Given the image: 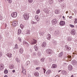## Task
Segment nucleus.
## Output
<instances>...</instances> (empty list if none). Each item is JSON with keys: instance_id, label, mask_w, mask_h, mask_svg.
Wrapping results in <instances>:
<instances>
[{"instance_id": "obj_56", "label": "nucleus", "mask_w": 77, "mask_h": 77, "mask_svg": "<svg viewBox=\"0 0 77 77\" xmlns=\"http://www.w3.org/2000/svg\"><path fill=\"white\" fill-rule=\"evenodd\" d=\"M63 19H64V20H65V17H64V16H63Z\"/></svg>"}, {"instance_id": "obj_22", "label": "nucleus", "mask_w": 77, "mask_h": 77, "mask_svg": "<svg viewBox=\"0 0 77 77\" xmlns=\"http://www.w3.org/2000/svg\"><path fill=\"white\" fill-rule=\"evenodd\" d=\"M33 41L32 43H31L32 44H36V42H37V40H35L33 39Z\"/></svg>"}, {"instance_id": "obj_8", "label": "nucleus", "mask_w": 77, "mask_h": 77, "mask_svg": "<svg viewBox=\"0 0 77 77\" xmlns=\"http://www.w3.org/2000/svg\"><path fill=\"white\" fill-rule=\"evenodd\" d=\"M35 18L37 21H39V17L38 15H36L35 16Z\"/></svg>"}, {"instance_id": "obj_1", "label": "nucleus", "mask_w": 77, "mask_h": 77, "mask_svg": "<svg viewBox=\"0 0 77 77\" xmlns=\"http://www.w3.org/2000/svg\"><path fill=\"white\" fill-rule=\"evenodd\" d=\"M29 13H25L23 15L24 18L26 20H27L29 19Z\"/></svg>"}, {"instance_id": "obj_2", "label": "nucleus", "mask_w": 77, "mask_h": 77, "mask_svg": "<svg viewBox=\"0 0 77 77\" xmlns=\"http://www.w3.org/2000/svg\"><path fill=\"white\" fill-rule=\"evenodd\" d=\"M17 12H14L11 14V16L13 18H16V17H17Z\"/></svg>"}, {"instance_id": "obj_49", "label": "nucleus", "mask_w": 77, "mask_h": 77, "mask_svg": "<svg viewBox=\"0 0 77 77\" xmlns=\"http://www.w3.org/2000/svg\"><path fill=\"white\" fill-rule=\"evenodd\" d=\"M70 26V27H74V26L72 25H71V24H70L69 25Z\"/></svg>"}, {"instance_id": "obj_9", "label": "nucleus", "mask_w": 77, "mask_h": 77, "mask_svg": "<svg viewBox=\"0 0 77 77\" xmlns=\"http://www.w3.org/2000/svg\"><path fill=\"white\" fill-rule=\"evenodd\" d=\"M4 68V65L3 64H0V70H2Z\"/></svg>"}, {"instance_id": "obj_63", "label": "nucleus", "mask_w": 77, "mask_h": 77, "mask_svg": "<svg viewBox=\"0 0 77 77\" xmlns=\"http://www.w3.org/2000/svg\"><path fill=\"white\" fill-rule=\"evenodd\" d=\"M63 64H64V65H66V63H64Z\"/></svg>"}, {"instance_id": "obj_19", "label": "nucleus", "mask_w": 77, "mask_h": 77, "mask_svg": "<svg viewBox=\"0 0 77 77\" xmlns=\"http://www.w3.org/2000/svg\"><path fill=\"white\" fill-rule=\"evenodd\" d=\"M65 47L66 50H68V51H69L71 50V48L68 47L67 45H66Z\"/></svg>"}, {"instance_id": "obj_7", "label": "nucleus", "mask_w": 77, "mask_h": 77, "mask_svg": "<svg viewBox=\"0 0 77 77\" xmlns=\"http://www.w3.org/2000/svg\"><path fill=\"white\" fill-rule=\"evenodd\" d=\"M72 63L73 65H76L77 64V61L73 60L72 61Z\"/></svg>"}, {"instance_id": "obj_37", "label": "nucleus", "mask_w": 77, "mask_h": 77, "mask_svg": "<svg viewBox=\"0 0 77 77\" xmlns=\"http://www.w3.org/2000/svg\"><path fill=\"white\" fill-rule=\"evenodd\" d=\"M30 61H28L26 62V65H29V64H30Z\"/></svg>"}, {"instance_id": "obj_25", "label": "nucleus", "mask_w": 77, "mask_h": 77, "mask_svg": "<svg viewBox=\"0 0 77 77\" xmlns=\"http://www.w3.org/2000/svg\"><path fill=\"white\" fill-rule=\"evenodd\" d=\"M21 30L20 29H19L18 30V34L20 35V34H21Z\"/></svg>"}, {"instance_id": "obj_39", "label": "nucleus", "mask_w": 77, "mask_h": 77, "mask_svg": "<svg viewBox=\"0 0 77 77\" xmlns=\"http://www.w3.org/2000/svg\"><path fill=\"white\" fill-rule=\"evenodd\" d=\"M8 72V70L7 69H5L4 71V73L5 74H7Z\"/></svg>"}, {"instance_id": "obj_29", "label": "nucleus", "mask_w": 77, "mask_h": 77, "mask_svg": "<svg viewBox=\"0 0 77 77\" xmlns=\"http://www.w3.org/2000/svg\"><path fill=\"white\" fill-rule=\"evenodd\" d=\"M55 35H59V31L57 30L55 31Z\"/></svg>"}, {"instance_id": "obj_51", "label": "nucleus", "mask_w": 77, "mask_h": 77, "mask_svg": "<svg viewBox=\"0 0 77 77\" xmlns=\"http://www.w3.org/2000/svg\"><path fill=\"white\" fill-rule=\"evenodd\" d=\"M54 44H55V45H56V44H57V42L54 41Z\"/></svg>"}, {"instance_id": "obj_53", "label": "nucleus", "mask_w": 77, "mask_h": 77, "mask_svg": "<svg viewBox=\"0 0 77 77\" xmlns=\"http://www.w3.org/2000/svg\"><path fill=\"white\" fill-rule=\"evenodd\" d=\"M39 69V67H37L36 68V69L37 70H38Z\"/></svg>"}, {"instance_id": "obj_46", "label": "nucleus", "mask_w": 77, "mask_h": 77, "mask_svg": "<svg viewBox=\"0 0 77 77\" xmlns=\"http://www.w3.org/2000/svg\"><path fill=\"white\" fill-rule=\"evenodd\" d=\"M67 57L68 58H69V59H71V56L70 55H68Z\"/></svg>"}, {"instance_id": "obj_20", "label": "nucleus", "mask_w": 77, "mask_h": 77, "mask_svg": "<svg viewBox=\"0 0 77 77\" xmlns=\"http://www.w3.org/2000/svg\"><path fill=\"white\" fill-rule=\"evenodd\" d=\"M7 55L8 57H12V54L11 53H8L7 54Z\"/></svg>"}, {"instance_id": "obj_15", "label": "nucleus", "mask_w": 77, "mask_h": 77, "mask_svg": "<svg viewBox=\"0 0 77 77\" xmlns=\"http://www.w3.org/2000/svg\"><path fill=\"white\" fill-rule=\"evenodd\" d=\"M47 44H46V42H43L42 44V46L43 47H46V45Z\"/></svg>"}, {"instance_id": "obj_57", "label": "nucleus", "mask_w": 77, "mask_h": 77, "mask_svg": "<svg viewBox=\"0 0 77 77\" xmlns=\"http://www.w3.org/2000/svg\"><path fill=\"white\" fill-rule=\"evenodd\" d=\"M69 18L70 19H71V18H72V16H70L69 17Z\"/></svg>"}, {"instance_id": "obj_54", "label": "nucleus", "mask_w": 77, "mask_h": 77, "mask_svg": "<svg viewBox=\"0 0 77 77\" xmlns=\"http://www.w3.org/2000/svg\"><path fill=\"white\" fill-rule=\"evenodd\" d=\"M15 47H18V46L17 45V44H16L15 45Z\"/></svg>"}, {"instance_id": "obj_14", "label": "nucleus", "mask_w": 77, "mask_h": 77, "mask_svg": "<svg viewBox=\"0 0 77 77\" xmlns=\"http://www.w3.org/2000/svg\"><path fill=\"white\" fill-rule=\"evenodd\" d=\"M34 74L35 76H36L37 77H38V76H39V73L38 72H34Z\"/></svg>"}, {"instance_id": "obj_40", "label": "nucleus", "mask_w": 77, "mask_h": 77, "mask_svg": "<svg viewBox=\"0 0 77 77\" xmlns=\"http://www.w3.org/2000/svg\"><path fill=\"white\" fill-rule=\"evenodd\" d=\"M8 2V3L11 4L12 3V0H7Z\"/></svg>"}, {"instance_id": "obj_16", "label": "nucleus", "mask_w": 77, "mask_h": 77, "mask_svg": "<svg viewBox=\"0 0 77 77\" xmlns=\"http://www.w3.org/2000/svg\"><path fill=\"white\" fill-rule=\"evenodd\" d=\"M68 69L70 71L72 69V66L71 65H69L68 66Z\"/></svg>"}, {"instance_id": "obj_55", "label": "nucleus", "mask_w": 77, "mask_h": 77, "mask_svg": "<svg viewBox=\"0 0 77 77\" xmlns=\"http://www.w3.org/2000/svg\"><path fill=\"white\" fill-rule=\"evenodd\" d=\"M15 72V70H14L12 71L13 72Z\"/></svg>"}, {"instance_id": "obj_50", "label": "nucleus", "mask_w": 77, "mask_h": 77, "mask_svg": "<svg viewBox=\"0 0 77 77\" xmlns=\"http://www.w3.org/2000/svg\"><path fill=\"white\" fill-rule=\"evenodd\" d=\"M63 0H58V1L59 2H60V3H61V2H62L63 1Z\"/></svg>"}, {"instance_id": "obj_11", "label": "nucleus", "mask_w": 77, "mask_h": 77, "mask_svg": "<svg viewBox=\"0 0 77 77\" xmlns=\"http://www.w3.org/2000/svg\"><path fill=\"white\" fill-rule=\"evenodd\" d=\"M43 11L45 12L46 14H48L49 13V10L46 8H44Z\"/></svg>"}, {"instance_id": "obj_43", "label": "nucleus", "mask_w": 77, "mask_h": 77, "mask_svg": "<svg viewBox=\"0 0 77 77\" xmlns=\"http://www.w3.org/2000/svg\"><path fill=\"white\" fill-rule=\"evenodd\" d=\"M26 34H27L28 35L30 34V31H29L28 30L26 32Z\"/></svg>"}, {"instance_id": "obj_13", "label": "nucleus", "mask_w": 77, "mask_h": 77, "mask_svg": "<svg viewBox=\"0 0 77 77\" xmlns=\"http://www.w3.org/2000/svg\"><path fill=\"white\" fill-rule=\"evenodd\" d=\"M62 74H63V75H66L67 74V72H66V71H65V70H62V71L61 72Z\"/></svg>"}, {"instance_id": "obj_33", "label": "nucleus", "mask_w": 77, "mask_h": 77, "mask_svg": "<svg viewBox=\"0 0 77 77\" xmlns=\"http://www.w3.org/2000/svg\"><path fill=\"white\" fill-rule=\"evenodd\" d=\"M40 12H41V11H40L39 10H37V11H36V14H39L40 13Z\"/></svg>"}, {"instance_id": "obj_32", "label": "nucleus", "mask_w": 77, "mask_h": 77, "mask_svg": "<svg viewBox=\"0 0 77 77\" xmlns=\"http://www.w3.org/2000/svg\"><path fill=\"white\" fill-rule=\"evenodd\" d=\"M34 47L35 51H38V47H37L36 46H35H35Z\"/></svg>"}, {"instance_id": "obj_44", "label": "nucleus", "mask_w": 77, "mask_h": 77, "mask_svg": "<svg viewBox=\"0 0 77 77\" xmlns=\"http://www.w3.org/2000/svg\"><path fill=\"white\" fill-rule=\"evenodd\" d=\"M49 30L50 32H51V31H52L53 29H52V28L51 27H50L49 28Z\"/></svg>"}, {"instance_id": "obj_59", "label": "nucleus", "mask_w": 77, "mask_h": 77, "mask_svg": "<svg viewBox=\"0 0 77 77\" xmlns=\"http://www.w3.org/2000/svg\"><path fill=\"white\" fill-rule=\"evenodd\" d=\"M18 48V47H14V49H17Z\"/></svg>"}, {"instance_id": "obj_41", "label": "nucleus", "mask_w": 77, "mask_h": 77, "mask_svg": "<svg viewBox=\"0 0 77 77\" xmlns=\"http://www.w3.org/2000/svg\"><path fill=\"white\" fill-rule=\"evenodd\" d=\"M74 23L75 24H76L77 23V18H75V21L74 22Z\"/></svg>"}, {"instance_id": "obj_61", "label": "nucleus", "mask_w": 77, "mask_h": 77, "mask_svg": "<svg viewBox=\"0 0 77 77\" xmlns=\"http://www.w3.org/2000/svg\"><path fill=\"white\" fill-rule=\"evenodd\" d=\"M2 36L1 35H0V39H2Z\"/></svg>"}, {"instance_id": "obj_35", "label": "nucleus", "mask_w": 77, "mask_h": 77, "mask_svg": "<svg viewBox=\"0 0 77 77\" xmlns=\"http://www.w3.org/2000/svg\"><path fill=\"white\" fill-rule=\"evenodd\" d=\"M28 2L29 3H32L33 2V0H28Z\"/></svg>"}, {"instance_id": "obj_6", "label": "nucleus", "mask_w": 77, "mask_h": 77, "mask_svg": "<svg viewBox=\"0 0 77 77\" xmlns=\"http://www.w3.org/2000/svg\"><path fill=\"white\" fill-rule=\"evenodd\" d=\"M65 24V22L64 21H61L60 22V26H64Z\"/></svg>"}, {"instance_id": "obj_38", "label": "nucleus", "mask_w": 77, "mask_h": 77, "mask_svg": "<svg viewBox=\"0 0 77 77\" xmlns=\"http://www.w3.org/2000/svg\"><path fill=\"white\" fill-rule=\"evenodd\" d=\"M9 68H10V69H12L13 68H14V65H11L10 66Z\"/></svg>"}, {"instance_id": "obj_24", "label": "nucleus", "mask_w": 77, "mask_h": 77, "mask_svg": "<svg viewBox=\"0 0 77 77\" xmlns=\"http://www.w3.org/2000/svg\"><path fill=\"white\" fill-rule=\"evenodd\" d=\"M37 22H34L32 20H31V23L32 24H37Z\"/></svg>"}, {"instance_id": "obj_47", "label": "nucleus", "mask_w": 77, "mask_h": 77, "mask_svg": "<svg viewBox=\"0 0 77 77\" xmlns=\"http://www.w3.org/2000/svg\"><path fill=\"white\" fill-rule=\"evenodd\" d=\"M16 60L17 62H19V60H18V59L17 58H16Z\"/></svg>"}, {"instance_id": "obj_26", "label": "nucleus", "mask_w": 77, "mask_h": 77, "mask_svg": "<svg viewBox=\"0 0 77 77\" xmlns=\"http://www.w3.org/2000/svg\"><path fill=\"white\" fill-rule=\"evenodd\" d=\"M51 72V70H49L46 72V74L48 75Z\"/></svg>"}, {"instance_id": "obj_3", "label": "nucleus", "mask_w": 77, "mask_h": 77, "mask_svg": "<svg viewBox=\"0 0 77 77\" xmlns=\"http://www.w3.org/2000/svg\"><path fill=\"white\" fill-rule=\"evenodd\" d=\"M51 22L52 24L54 25L57 23V20L56 18L52 20Z\"/></svg>"}, {"instance_id": "obj_27", "label": "nucleus", "mask_w": 77, "mask_h": 77, "mask_svg": "<svg viewBox=\"0 0 77 77\" xmlns=\"http://www.w3.org/2000/svg\"><path fill=\"white\" fill-rule=\"evenodd\" d=\"M22 72L23 73V74L26 75V70L25 69H24L22 71Z\"/></svg>"}, {"instance_id": "obj_30", "label": "nucleus", "mask_w": 77, "mask_h": 77, "mask_svg": "<svg viewBox=\"0 0 77 77\" xmlns=\"http://www.w3.org/2000/svg\"><path fill=\"white\" fill-rule=\"evenodd\" d=\"M49 3L50 5H51V4L53 3V0H49Z\"/></svg>"}, {"instance_id": "obj_42", "label": "nucleus", "mask_w": 77, "mask_h": 77, "mask_svg": "<svg viewBox=\"0 0 77 77\" xmlns=\"http://www.w3.org/2000/svg\"><path fill=\"white\" fill-rule=\"evenodd\" d=\"M41 54H42L41 52H38V56H41Z\"/></svg>"}, {"instance_id": "obj_34", "label": "nucleus", "mask_w": 77, "mask_h": 77, "mask_svg": "<svg viewBox=\"0 0 77 77\" xmlns=\"http://www.w3.org/2000/svg\"><path fill=\"white\" fill-rule=\"evenodd\" d=\"M41 61L42 62H44V61H45V58H42V59H41Z\"/></svg>"}, {"instance_id": "obj_5", "label": "nucleus", "mask_w": 77, "mask_h": 77, "mask_svg": "<svg viewBox=\"0 0 77 77\" xmlns=\"http://www.w3.org/2000/svg\"><path fill=\"white\" fill-rule=\"evenodd\" d=\"M18 24V22L17 21H14L12 23V26L13 27H15L17 26Z\"/></svg>"}, {"instance_id": "obj_21", "label": "nucleus", "mask_w": 77, "mask_h": 77, "mask_svg": "<svg viewBox=\"0 0 77 77\" xmlns=\"http://www.w3.org/2000/svg\"><path fill=\"white\" fill-rule=\"evenodd\" d=\"M52 68H57V65L56 64H53L52 66Z\"/></svg>"}, {"instance_id": "obj_12", "label": "nucleus", "mask_w": 77, "mask_h": 77, "mask_svg": "<svg viewBox=\"0 0 77 77\" xmlns=\"http://www.w3.org/2000/svg\"><path fill=\"white\" fill-rule=\"evenodd\" d=\"M19 52L21 54H23V49L20 48L19 50Z\"/></svg>"}, {"instance_id": "obj_60", "label": "nucleus", "mask_w": 77, "mask_h": 77, "mask_svg": "<svg viewBox=\"0 0 77 77\" xmlns=\"http://www.w3.org/2000/svg\"><path fill=\"white\" fill-rule=\"evenodd\" d=\"M68 41H71V39H68Z\"/></svg>"}, {"instance_id": "obj_31", "label": "nucleus", "mask_w": 77, "mask_h": 77, "mask_svg": "<svg viewBox=\"0 0 77 77\" xmlns=\"http://www.w3.org/2000/svg\"><path fill=\"white\" fill-rule=\"evenodd\" d=\"M23 45H27V44H28V43H27L25 41H24L23 43Z\"/></svg>"}, {"instance_id": "obj_45", "label": "nucleus", "mask_w": 77, "mask_h": 77, "mask_svg": "<svg viewBox=\"0 0 77 77\" xmlns=\"http://www.w3.org/2000/svg\"><path fill=\"white\" fill-rule=\"evenodd\" d=\"M44 35V32H40V36H41V35Z\"/></svg>"}, {"instance_id": "obj_23", "label": "nucleus", "mask_w": 77, "mask_h": 77, "mask_svg": "<svg viewBox=\"0 0 77 77\" xmlns=\"http://www.w3.org/2000/svg\"><path fill=\"white\" fill-rule=\"evenodd\" d=\"M59 12H60V11H59L58 10H56L55 11V13L56 14H59Z\"/></svg>"}, {"instance_id": "obj_58", "label": "nucleus", "mask_w": 77, "mask_h": 77, "mask_svg": "<svg viewBox=\"0 0 77 77\" xmlns=\"http://www.w3.org/2000/svg\"><path fill=\"white\" fill-rule=\"evenodd\" d=\"M19 41H20V42H21V39H19Z\"/></svg>"}, {"instance_id": "obj_4", "label": "nucleus", "mask_w": 77, "mask_h": 77, "mask_svg": "<svg viewBox=\"0 0 77 77\" xmlns=\"http://www.w3.org/2000/svg\"><path fill=\"white\" fill-rule=\"evenodd\" d=\"M46 52L48 54H52V51L51 49H48L47 50Z\"/></svg>"}, {"instance_id": "obj_52", "label": "nucleus", "mask_w": 77, "mask_h": 77, "mask_svg": "<svg viewBox=\"0 0 77 77\" xmlns=\"http://www.w3.org/2000/svg\"><path fill=\"white\" fill-rule=\"evenodd\" d=\"M44 69V73H45V71H46V70H45V69Z\"/></svg>"}, {"instance_id": "obj_18", "label": "nucleus", "mask_w": 77, "mask_h": 77, "mask_svg": "<svg viewBox=\"0 0 77 77\" xmlns=\"http://www.w3.org/2000/svg\"><path fill=\"white\" fill-rule=\"evenodd\" d=\"M71 34L72 35H75V31L74 29H72L71 31Z\"/></svg>"}, {"instance_id": "obj_28", "label": "nucleus", "mask_w": 77, "mask_h": 77, "mask_svg": "<svg viewBox=\"0 0 77 77\" xmlns=\"http://www.w3.org/2000/svg\"><path fill=\"white\" fill-rule=\"evenodd\" d=\"M66 5L65 4H63L61 5V8H64V7H65Z\"/></svg>"}, {"instance_id": "obj_64", "label": "nucleus", "mask_w": 77, "mask_h": 77, "mask_svg": "<svg viewBox=\"0 0 77 77\" xmlns=\"http://www.w3.org/2000/svg\"><path fill=\"white\" fill-rule=\"evenodd\" d=\"M68 11H66V14H68Z\"/></svg>"}, {"instance_id": "obj_36", "label": "nucleus", "mask_w": 77, "mask_h": 77, "mask_svg": "<svg viewBox=\"0 0 77 77\" xmlns=\"http://www.w3.org/2000/svg\"><path fill=\"white\" fill-rule=\"evenodd\" d=\"M20 27H21V28L22 29H23V27H24V25H23L22 24H21L20 25Z\"/></svg>"}, {"instance_id": "obj_48", "label": "nucleus", "mask_w": 77, "mask_h": 77, "mask_svg": "<svg viewBox=\"0 0 77 77\" xmlns=\"http://www.w3.org/2000/svg\"><path fill=\"white\" fill-rule=\"evenodd\" d=\"M2 52L0 51V57H2Z\"/></svg>"}, {"instance_id": "obj_10", "label": "nucleus", "mask_w": 77, "mask_h": 77, "mask_svg": "<svg viewBox=\"0 0 77 77\" xmlns=\"http://www.w3.org/2000/svg\"><path fill=\"white\" fill-rule=\"evenodd\" d=\"M63 52L62 51L60 53L58 56V57H61L62 56H63Z\"/></svg>"}, {"instance_id": "obj_17", "label": "nucleus", "mask_w": 77, "mask_h": 77, "mask_svg": "<svg viewBox=\"0 0 77 77\" xmlns=\"http://www.w3.org/2000/svg\"><path fill=\"white\" fill-rule=\"evenodd\" d=\"M47 39H51V35L50 34H48V35L46 36Z\"/></svg>"}, {"instance_id": "obj_62", "label": "nucleus", "mask_w": 77, "mask_h": 77, "mask_svg": "<svg viewBox=\"0 0 77 77\" xmlns=\"http://www.w3.org/2000/svg\"><path fill=\"white\" fill-rule=\"evenodd\" d=\"M4 77H8V76L7 75H5L4 76Z\"/></svg>"}]
</instances>
